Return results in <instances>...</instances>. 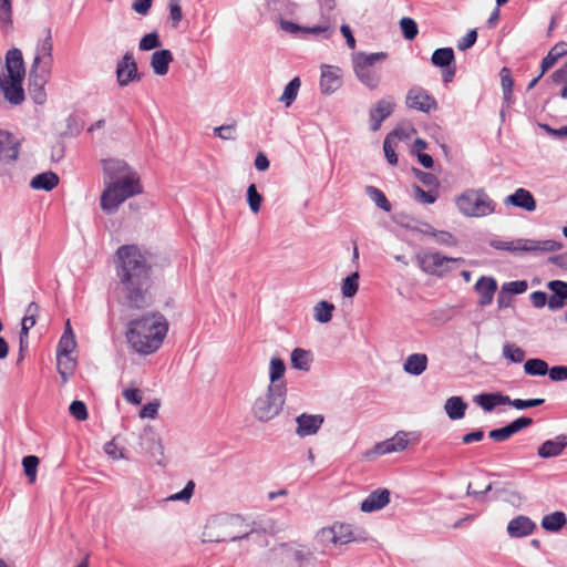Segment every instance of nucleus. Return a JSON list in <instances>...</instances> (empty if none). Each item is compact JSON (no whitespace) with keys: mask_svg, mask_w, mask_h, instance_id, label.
<instances>
[{"mask_svg":"<svg viewBox=\"0 0 567 567\" xmlns=\"http://www.w3.org/2000/svg\"><path fill=\"white\" fill-rule=\"evenodd\" d=\"M115 274L120 303L130 310H143L154 302L152 266L136 245H123L115 254Z\"/></svg>","mask_w":567,"mask_h":567,"instance_id":"f257e3e1","label":"nucleus"},{"mask_svg":"<svg viewBox=\"0 0 567 567\" xmlns=\"http://www.w3.org/2000/svg\"><path fill=\"white\" fill-rule=\"evenodd\" d=\"M168 322L159 312H148L127 323L126 340L138 354L156 352L166 337Z\"/></svg>","mask_w":567,"mask_h":567,"instance_id":"f03ea898","label":"nucleus"},{"mask_svg":"<svg viewBox=\"0 0 567 567\" xmlns=\"http://www.w3.org/2000/svg\"><path fill=\"white\" fill-rule=\"evenodd\" d=\"M255 528L239 515L219 514L210 518L202 534L204 543L236 542L247 538Z\"/></svg>","mask_w":567,"mask_h":567,"instance_id":"7ed1b4c3","label":"nucleus"},{"mask_svg":"<svg viewBox=\"0 0 567 567\" xmlns=\"http://www.w3.org/2000/svg\"><path fill=\"white\" fill-rule=\"evenodd\" d=\"M142 193L143 186L138 174L136 172L128 173L123 178L104 183L100 205L105 214L112 215L126 199Z\"/></svg>","mask_w":567,"mask_h":567,"instance_id":"20e7f679","label":"nucleus"},{"mask_svg":"<svg viewBox=\"0 0 567 567\" xmlns=\"http://www.w3.org/2000/svg\"><path fill=\"white\" fill-rule=\"evenodd\" d=\"M460 213L466 217H485L495 212L496 203L483 188H470L455 198Z\"/></svg>","mask_w":567,"mask_h":567,"instance_id":"39448f33","label":"nucleus"},{"mask_svg":"<svg viewBox=\"0 0 567 567\" xmlns=\"http://www.w3.org/2000/svg\"><path fill=\"white\" fill-rule=\"evenodd\" d=\"M388 58L385 52L365 53L357 52L352 55L353 71L357 79L369 90H377L381 82V75L373 65Z\"/></svg>","mask_w":567,"mask_h":567,"instance_id":"423d86ee","label":"nucleus"},{"mask_svg":"<svg viewBox=\"0 0 567 567\" xmlns=\"http://www.w3.org/2000/svg\"><path fill=\"white\" fill-rule=\"evenodd\" d=\"M287 391L267 388L266 392L256 398L251 413L256 420L266 423L278 416L285 405Z\"/></svg>","mask_w":567,"mask_h":567,"instance_id":"0eeeda50","label":"nucleus"},{"mask_svg":"<svg viewBox=\"0 0 567 567\" xmlns=\"http://www.w3.org/2000/svg\"><path fill=\"white\" fill-rule=\"evenodd\" d=\"M491 246L497 250L507 251H529V252H551L561 249L563 245L556 240H533L516 239L512 241L492 240Z\"/></svg>","mask_w":567,"mask_h":567,"instance_id":"6e6552de","label":"nucleus"},{"mask_svg":"<svg viewBox=\"0 0 567 567\" xmlns=\"http://www.w3.org/2000/svg\"><path fill=\"white\" fill-rule=\"evenodd\" d=\"M416 261L422 271L444 277L452 271V265L462 264V258L446 257L437 251H422L416 255Z\"/></svg>","mask_w":567,"mask_h":567,"instance_id":"1a4fd4ad","label":"nucleus"},{"mask_svg":"<svg viewBox=\"0 0 567 567\" xmlns=\"http://www.w3.org/2000/svg\"><path fill=\"white\" fill-rule=\"evenodd\" d=\"M354 540L352 526L349 524H333L330 527H323L315 537V542L321 547L322 551H326L331 545H346Z\"/></svg>","mask_w":567,"mask_h":567,"instance_id":"9d476101","label":"nucleus"},{"mask_svg":"<svg viewBox=\"0 0 567 567\" xmlns=\"http://www.w3.org/2000/svg\"><path fill=\"white\" fill-rule=\"evenodd\" d=\"M320 92L324 95H331L342 86V70L336 65L321 64L320 66Z\"/></svg>","mask_w":567,"mask_h":567,"instance_id":"9b49d317","label":"nucleus"},{"mask_svg":"<svg viewBox=\"0 0 567 567\" xmlns=\"http://www.w3.org/2000/svg\"><path fill=\"white\" fill-rule=\"evenodd\" d=\"M116 79L120 86H127L130 83L140 81L141 75L137 70V63L132 52H126L116 65Z\"/></svg>","mask_w":567,"mask_h":567,"instance_id":"f8f14e48","label":"nucleus"},{"mask_svg":"<svg viewBox=\"0 0 567 567\" xmlns=\"http://www.w3.org/2000/svg\"><path fill=\"white\" fill-rule=\"evenodd\" d=\"M53 43L50 29L47 30V37L41 40L37 47L35 56L33 59L31 69L51 72L53 64Z\"/></svg>","mask_w":567,"mask_h":567,"instance_id":"ddd939ff","label":"nucleus"},{"mask_svg":"<svg viewBox=\"0 0 567 567\" xmlns=\"http://www.w3.org/2000/svg\"><path fill=\"white\" fill-rule=\"evenodd\" d=\"M406 106L416 111L429 113L437 109L435 99L424 89L414 86L409 90L405 100Z\"/></svg>","mask_w":567,"mask_h":567,"instance_id":"4468645a","label":"nucleus"},{"mask_svg":"<svg viewBox=\"0 0 567 567\" xmlns=\"http://www.w3.org/2000/svg\"><path fill=\"white\" fill-rule=\"evenodd\" d=\"M51 72L30 69L29 73V93L34 103L41 105L47 100L44 85L50 78Z\"/></svg>","mask_w":567,"mask_h":567,"instance_id":"2eb2a0df","label":"nucleus"},{"mask_svg":"<svg viewBox=\"0 0 567 567\" xmlns=\"http://www.w3.org/2000/svg\"><path fill=\"white\" fill-rule=\"evenodd\" d=\"M324 417L321 414L302 413L296 417V434L299 437L315 435L321 429Z\"/></svg>","mask_w":567,"mask_h":567,"instance_id":"dca6fc26","label":"nucleus"},{"mask_svg":"<svg viewBox=\"0 0 567 567\" xmlns=\"http://www.w3.org/2000/svg\"><path fill=\"white\" fill-rule=\"evenodd\" d=\"M393 111L394 103L390 97L379 100L369 113L370 130L373 132L379 131L382 122L388 118Z\"/></svg>","mask_w":567,"mask_h":567,"instance_id":"f3484780","label":"nucleus"},{"mask_svg":"<svg viewBox=\"0 0 567 567\" xmlns=\"http://www.w3.org/2000/svg\"><path fill=\"white\" fill-rule=\"evenodd\" d=\"M102 166L104 174L103 183L123 178V176L127 175L128 173L135 172L127 165L125 161L118 158L103 159Z\"/></svg>","mask_w":567,"mask_h":567,"instance_id":"a211bd4d","label":"nucleus"},{"mask_svg":"<svg viewBox=\"0 0 567 567\" xmlns=\"http://www.w3.org/2000/svg\"><path fill=\"white\" fill-rule=\"evenodd\" d=\"M474 290L480 297L477 303L481 307H486L493 302L494 295L497 290V282L491 276H482L474 285Z\"/></svg>","mask_w":567,"mask_h":567,"instance_id":"6ab92c4d","label":"nucleus"},{"mask_svg":"<svg viewBox=\"0 0 567 567\" xmlns=\"http://www.w3.org/2000/svg\"><path fill=\"white\" fill-rule=\"evenodd\" d=\"M22 80L21 78H0V87L4 93L6 99L18 105L24 100V91L22 89Z\"/></svg>","mask_w":567,"mask_h":567,"instance_id":"aec40b11","label":"nucleus"},{"mask_svg":"<svg viewBox=\"0 0 567 567\" xmlns=\"http://www.w3.org/2000/svg\"><path fill=\"white\" fill-rule=\"evenodd\" d=\"M390 503V492L386 488H380L370 493L360 505L364 513H372L382 509Z\"/></svg>","mask_w":567,"mask_h":567,"instance_id":"412c9836","label":"nucleus"},{"mask_svg":"<svg viewBox=\"0 0 567 567\" xmlns=\"http://www.w3.org/2000/svg\"><path fill=\"white\" fill-rule=\"evenodd\" d=\"M18 155V140L11 133L0 130V162L16 161Z\"/></svg>","mask_w":567,"mask_h":567,"instance_id":"4be33fe9","label":"nucleus"},{"mask_svg":"<svg viewBox=\"0 0 567 567\" xmlns=\"http://www.w3.org/2000/svg\"><path fill=\"white\" fill-rule=\"evenodd\" d=\"M286 364L282 359L272 357L269 362V384L267 388L287 391V382L284 379Z\"/></svg>","mask_w":567,"mask_h":567,"instance_id":"5701e85b","label":"nucleus"},{"mask_svg":"<svg viewBox=\"0 0 567 567\" xmlns=\"http://www.w3.org/2000/svg\"><path fill=\"white\" fill-rule=\"evenodd\" d=\"M505 205H513L515 207L534 212L536 209V200L532 193L525 188H517L512 195L507 196L504 200Z\"/></svg>","mask_w":567,"mask_h":567,"instance_id":"b1692460","label":"nucleus"},{"mask_svg":"<svg viewBox=\"0 0 567 567\" xmlns=\"http://www.w3.org/2000/svg\"><path fill=\"white\" fill-rule=\"evenodd\" d=\"M6 68L8 71L7 78H24V63L22 52L19 49L13 48L7 52Z\"/></svg>","mask_w":567,"mask_h":567,"instance_id":"393cba45","label":"nucleus"},{"mask_svg":"<svg viewBox=\"0 0 567 567\" xmlns=\"http://www.w3.org/2000/svg\"><path fill=\"white\" fill-rule=\"evenodd\" d=\"M567 446V436L561 434L553 440L545 441L537 451L542 458H550L559 456Z\"/></svg>","mask_w":567,"mask_h":567,"instance_id":"a878e982","label":"nucleus"},{"mask_svg":"<svg viewBox=\"0 0 567 567\" xmlns=\"http://www.w3.org/2000/svg\"><path fill=\"white\" fill-rule=\"evenodd\" d=\"M536 524L527 516L519 515L507 525V533L511 537H524L533 533Z\"/></svg>","mask_w":567,"mask_h":567,"instance_id":"bb28decb","label":"nucleus"},{"mask_svg":"<svg viewBox=\"0 0 567 567\" xmlns=\"http://www.w3.org/2000/svg\"><path fill=\"white\" fill-rule=\"evenodd\" d=\"M473 401L484 411L491 412L495 409V406L511 402V398L508 395H504L501 392L481 393L475 395Z\"/></svg>","mask_w":567,"mask_h":567,"instance_id":"cd10ccee","label":"nucleus"},{"mask_svg":"<svg viewBox=\"0 0 567 567\" xmlns=\"http://www.w3.org/2000/svg\"><path fill=\"white\" fill-rule=\"evenodd\" d=\"M174 58L169 50L162 49L155 51L151 56V66L156 75H165L168 72L169 64Z\"/></svg>","mask_w":567,"mask_h":567,"instance_id":"c85d7f7f","label":"nucleus"},{"mask_svg":"<svg viewBox=\"0 0 567 567\" xmlns=\"http://www.w3.org/2000/svg\"><path fill=\"white\" fill-rule=\"evenodd\" d=\"M427 355L424 353L410 354L403 364V370L411 375H421L427 368Z\"/></svg>","mask_w":567,"mask_h":567,"instance_id":"c756f323","label":"nucleus"},{"mask_svg":"<svg viewBox=\"0 0 567 567\" xmlns=\"http://www.w3.org/2000/svg\"><path fill=\"white\" fill-rule=\"evenodd\" d=\"M290 360L293 369L308 372L313 361V354L310 350L296 348L291 352Z\"/></svg>","mask_w":567,"mask_h":567,"instance_id":"7c9ffc66","label":"nucleus"},{"mask_svg":"<svg viewBox=\"0 0 567 567\" xmlns=\"http://www.w3.org/2000/svg\"><path fill=\"white\" fill-rule=\"evenodd\" d=\"M467 404L461 396H451L445 401L444 410L451 420H461L465 415Z\"/></svg>","mask_w":567,"mask_h":567,"instance_id":"2f4dec72","label":"nucleus"},{"mask_svg":"<svg viewBox=\"0 0 567 567\" xmlns=\"http://www.w3.org/2000/svg\"><path fill=\"white\" fill-rule=\"evenodd\" d=\"M59 184V177L53 172H45L35 175L30 183L33 189L52 190Z\"/></svg>","mask_w":567,"mask_h":567,"instance_id":"473e14b6","label":"nucleus"},{"mask_svg":"<svg viewBox=\"0 0 567 567\" xmlns=\"http://www.w3.org/2000/svg\"><path fill=\"white\" fill-rule=\"evenodd\" d=\"M566 524H567L566 515L564 512H560V511L545 515L542 519V527L545 530L551 532V533L558 532Z\"/></svg>","mask_w":567,"mask_h":567,"instance_id":"72a5a7b5","label":"nucleus"},{"mask_svg":"<svg viewBox=\"0 0 567 567\" xmlns=\"http://www.w3.org/2000/svg\"><path fill=\"white\" fill-rule=\"evenodd\" d=\"M56 368L58 372L62 378L63 382H66L68 379L74 373L76 361L71 355L56 354Z\"/></svg>","mask_w":567,"mask_h":567,"instance_id":"f704fd0d","label":"nucleus"},{"mask_svg":"<svg viewBox=\"0 0 567 567\" xmlns=\"http://www.w3.org/2000/svg\"><path fill=\"white\" fill-rule=\"evenodd\" d=\"M454 51L452 48L436 49L431 58L433 65L439 68H449L454 62Z\"/></svg>","mask_w":567,"mask_h":567,"instance_id":"c9c22d12","label":"nucleus"},{"mask_svg":"<svg viewBox=\"0 0 567 567\" xmlns=\"http://www.w3.org/2000/svg\"><path fill=\"white\" fill-rule=\"evenodd\" d=\"M549 367L543 359H528L524 363V371L528 375L543 377L549 374Z\"/></svg>","mask_w":567,"mask_h":567,"instance_id":"e433bc0d","label":"nucleus"},{"mask_svg":"<svg viewBox=\"0 0 567 567\" xmlns=\"http://www.w3.org/2000/svg\"><path fill=\"white\" fill-rule=\"evenodd\" d=\"M301 81L299 78H293L284 89L279 101L289 107L297 99Z\"/></svg>","mask_w":567,"mask_h":567,"instance_id":"4c0bfd02","label":"nucleus"},{"mask_svg":"<svg viewBox=\"0 0 567 567\" xmlns=\"http://www.w3.org/2000/svg\"><path fill=\"white\" fill-rule=\"evenodd\" d=\"M502 354L512 363H522L525 359V351L513 342H505L503 344Z\"/></svg>","mask_w":567,"mask_h":567,"instance_id":"58836bf2","label":"nucleus"},{"mask_svg":"<svg viewBox=\"0 0 567 567\" xmlns=\"http://www.w3.org/2000/svg\"><path fill=\"white\" fill-rule=\"evenodd\" d=\"M141 445L144 450H146L152 455L162 454V445L157 440L155 433L151 430L145 431L141 436Z\"/></svg>","mask_w":567,"mask_h":567,"instance_id":"ea45409f","label":"nucleus"},{"mask_svg":"<svg viewBox=\"0 0 567 567\" xmlns=\"http://www.w3.org/2000/svg\"><path fill=\"white\" fill-rule=\"evenodd\" d=\"M334 306L328 301H320L313 308V317L320 323H327L332 319Z\"/></svg>","mask_w":567,"mask_h":567,"instance_id":"a19ab883","label":"nucleus"},{"mask_svg":"<svg viewBox=\"0 0 567 567\" xmlns=\"http://www.w3.org/2000/svg\"><path fill=\"white\" fill-rule=\"evenodd\" d=\"M365 190L378 207L382 208L385 212L391 210V205L382 190L374 186H367Z\"/></svg>","mask_w":567,"mask_h":567,"instance_id":"79ce46f5","label":"nucleus"},{"mask_svg":"<svg viewBox=\"0 0 567 567\" xmlns=\"http://www.w3.org/2000/svg\"><path fill=\"white\" fill-rule=\"evenodd\" d=\"M358 280H359V274L357 271L351 274L350 276H348L346 279H343L342 286H341V291H342L343 297L351 298L358 292V289H359Z\"/></svg>","mask_w":567,"mask_h":567,"instance_id":"37998d69","label":"nucleus"},{"mask_svg":"<svg viewBox=\"0 0 567 567\" xmlns=\"http://www.w3.org/2000/svg\"><path fill=\"white\" fill-rule=\"evenodd\" d=\"M247 202L252 213H259L262 204V196L258 193L255 184H250L247 188Z\"/></svg>","mask_w":567,"mask_h":567,"instance_id":"c03bdc74","label":"nucleus"},{"mask_svg":"<svg viewBox=\"0 0 567 567\" xmlns=\"http://www.w3.org/2000/svg\"><path fill=\"white\" fill-rule=\"evenodd\" d=\"M400 28L402 30L403 37L406 40H413L419 33L417 24L412 18H402L400 20Z\"/></svg>","mask_w":567,"mask_h":567,"instance_id":"a18cd8bd","label":"nucleus"},{"mask_svg":"<svg viewBox=\"0 0 567 567\" xmlns=\"http://www.w3.org/2000/svg\"><path fill=\"white\" fill-rule=\"evenodd\" d=\"M162 45L158 33L157 32H151L145 34L138 43V49L141 51H150L157 49Z\"/></svg>","mask_w":567,"mask_h":567,"instance_id":"49530a36","label":"nucleus"},{"mask_svg":"<svg viewBox=\"0 0 567 567\" xmlns=\"http://www.w3.org/2000/svg\"><path fill=\"white\" fill-rule=\"evenodd\" d=\"M24 474L28 476L31 483L35 481L37 468L39 465V458L34 455L24 456L22 460Z\"/></svg>","mask_w":567,"mask_h":567,"instance_id":"de8ad7c7","label":"nucleus"},{"mask_svg":"<svg viewBox=\"0 0 567 567\" xmlns=\"http://www.w3.org/2000/svg\"><path fill=\"white\" fill-rule=\"evenodd\" d=\"M431 236L435 238L439 245L453 247L457 245V239L446 230H431Z\"/></svg>","mask_w":567,"mask_h":567,"instance_id":"09e8293b","label":"nucleus"},{"mask_svg":"<svg viewBox=\"0 0 567 567\" xmlns=\"http://www.w3.org/2000/svg\"><path fill=\"white\" fill-rule=\"evenodd\" d=\"M501 83L503 89L504 99L508 101L513 93V79L511 76V72L507 68H503L501 70Z\"/></svg>","mask_w":567,"mask_h":567,"instance_id":"8fccbe9b","label":"nucleus"},{"mask_svg":"<svg viewBox=\"0 0 567 567\" xmlns=\"http://www.w3.org/2000/svg\"><path fill=\"white\" fill-rule=\"evenodd\" d=\"M69 412L76 421H84L87 419V409L83 401H73L70 404Z\"/></svg>","mask_w":567,"mask_h":567,"instance_id":"3c124183","label":"nucleus"},{"mask_svg":"<svg viewBox=\"0 0 567 567\" xmlns=\"http://www.w3.org/2000/svg\"><path fill=\"white\" fill-rule=\"evenodd\" d=\"M37 323V318L28 316L24 313L22 321H21V332H20V351H23V342L24 339H28L29 330L33 328V326Z\"/></svg>","mask_w":567,"mask_h":567,"instance_id":"603ef678","label":"nucleus"},{"mask_svg":"<svg viewBox=\"0 0 567 567\" xmlns=\"http://www.w3.org/2000/svg\"><path fill=\"white\" fill-rule=\"evenodd\" d=\"M393 135H396V131L389 134L383 142V151L385 158L390 165H396L398 164V155L394 152V148L391 143V138Z\"/></svg>","mask_w":567,"mask_h":567,"instance_id":"864d4df0","label":"nucleus"},{"mask_svg":"<svg viewBox=\"0 0 567 567\" xmlns=\"http://www.w3.org/2000/svg\"><path fill=\"white\" fill-rule=\"evenodd\" d=\"M544 402H545L544 399H529V400L511 399V402H507V404L512 405L516 410H525V409L542 405Z\"/></svg>","mask_w":567,"mask_h":567,"instance_id":"5fc2aeb1","label":"nucleus"},{"mask_svg":"<svg viewBox=\"0 0 567 567\" xmlns=\"http://www.w3.org/2000/svg\"><path fill=\"white\" fill-rule=\"evenodd\" d=\"M76 346L75 338L61 337L56 354L71 355Z\"/></svg>","mask_w":567,"mask_h":567,"instance_id":"6e6d98bb","label":"nucleus"},{"mask_svg":"<svg viewBox=\"0 0 567 567\" xmlns=\"http://www.w3.org/2000/svg\"><path fill=\"white\" fill-rule=\"evenodd\" d=\"M195 484L193 481H189L186 486L178 493L171 495L167 501H184L188 502L194 493Z\"/></svg>","mask_w":567,"mask_h":567,"instance_id":"4d7b16f0","label":"nucleus"},{"mask_svg":"<svg viewBox=\"0 0 567 567\" xmlns=\"http://www.w3.org/2000/svg\"><path fill=\"white\" fill-rule=\"evenodd\" d=\"M502 290H503V292H506V293L519 295L527 290V282L524 280L506 282L502 286Z\"/></svg>","mask_w":567,"mask_h":567,"instance_id":"13d9d810","label":"nucleus"},{"mask_svg":"<svg viewBox=\"0 0 567 567\" xmlns=\"http://www.w3.org/2000/svg\"><path fill=\"white\" fill-rule=\"evenodd\" d=\"M236 126L234 124L221 125L214 128V134L221 140H235Z\"/></svg>","mask_w":567,"mask_h":567,"instance_id":"bf43d9fd","label":"nucleus"},{"mask_svg":"<svg viewBox=\"0 0 567 567\" xmlns=\"http://www.w3.org/2000/svg\"><path fill=\"white\" fill-rule=\"evenodd\" d=\"M477 39V32L475 29L470 30L466 35H464L458 42H457V49L460 51H466L471 47L474 45Z\"/></svg>","mask_w":567,"mask_h":567,"instance_id":"052dcab7","label":"nucleus"},{"mask_svg":"<svg viewBox=\"0 0 567 567\" xmlns=\"http://www.w3.org/2000/svg\"><path fill=\"white\" fill-rule=\"evenodd\" d=\"M169 14L173 27H177L183 18L181 0H169Z\"/></svg>","mask_w":567,"mask_h":567,"instance_id":"680f3d73","label":"nucleus"},{"mask_svg":"<svg viewBox=\"0 0 567 567\" xmlns=\"http://www.w3.org/2000/svg\"><path fill=\"white\" fill-rule=\"evenodd\" d=\"M548 288L553 291V295L564 300L567 299V284L560 280H553L548 284Z\"/></svg>","mask_w":567,"mask_h":567,"instance_id":"e2e57ef3","label":"nucleus"},{"mask_svg":"<svg viewBox=\"0 0 567 567\" xmlns=\"http://www.w3.org/2000/svg\"><path fill=\"white\" fill-rule=\"evenodd\" d=\"M532 423L533 420L530 417L522 416L507 424V427L511 431L512 435H514L520 430L529 426Z\"/></svg>","mask_w":567,"mask_h":567,"instance_id":"0e129e2a","label":"nucleus"},{"mask_svg":"<svg viewBox=\"0 0 567 567\" xmlns=\"http://www.w3.org/2000/svg\"><path fill=\"white\" fill-rule=\"evenodd\" d=\"M303 32L311 33L315 35H322L324 39H328L333 33V29L329 24H324L305 28Z\"/></svg>","mask_w":567,"mask_h":567,"instance_id":"69168bd1","label":"nucleus"},{"mask_svg":"<svg viewBox=\"0 0 567 567\" xmlns=\"http://www.w3.org/2000/svg\"><path fill=\"white\" fill-rule=\"evenodd\" d=\"M512 436L507 425L501 429H494L488 432V437L495 442H505Z\"/></svg>","mask_w":567,"mask_h":567,"instance_id":"338daca9","label":"nucleus"},{"mask_svg":"<svg viewBox=\"0 0 567 567\" xmlns=\"http://www.w3.org/2000/svg\"><path fill=\"white\" fill-rule=\"evenodd\" d=\"M549 378L551 381L567 380V367L556 365V367L550 368Z\"/></svg>","mask_w":567,"mask_h":567,"instance_id":"774afa93","label":"nucleus"}]
</instances>
